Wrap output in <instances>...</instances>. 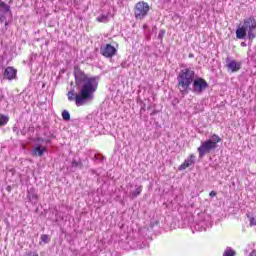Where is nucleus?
Returning a JSON list of instances; mask_svg holds the SVG:
<instances>
[{"label": "nucleus", "mask_w": 256, "mask_h": 256, "mask_svg": "<svg viewBox=\"0 0 256 256\" xmlns=\"http://www.w3.org/2000/svg\"><path fill=\"white\" fill-rule=\"evenodd\" d=\"M217 143H221V137L217 134H213L211 139L201 142L200 147H198L199 157H205L207 153H211V151L217 149Z\"/></svg>", "instance_id": "4"}, {"label": "nucleus", "mask_w": 256, "mask_h": 256, "mask_svg": "<svg viewBox=\"0 0 256 256\" xmlns=\"http://www.w3.org/2000/svg\"><path fill=\"white\" fill-rule=\"evenodd\" d=\"M25 256H39V254H38L37 252H32V251H30V252H27V253L25 254Z\"/></svg>", "instance_id": "27"}, {"label": "nucleus", "mask_w": 256, "mask_h": 256, "mask_svg": "<svg viewBox=\"0 0 256 256\" xmlns=\"http://www.w3.org/2000/svg\"><path fill=\"white\" fill-rule=\"evenodd\" d=\"M47 151V148H43L40 144H37L35 148L31 151L32 157H43V154Z\"/></svg>", "instance_id": "12"}, {"label": "nucleus", "mask_w": 256, "mask_h": 256, "mask_svg": "<svg viewBox=\"0 0 256 256\" xmlns=\"http://www.w3.org/2000/svg\"><path fill=\"white\" fill-rule=\"evenodd\" d=\"M41 241H43V243H49V235L42 234L41 235Z\"/></svg>", "instance_id": "24"}, {"label": "nucleus", "mask_w": 256, "mask_h": 256, "mask_svg": "<svg viewBox=\"0 0 256 256\" xmlns=\"http://www.w3.org/2000/svg\"><path fill=\"white\" fill-rule=\"evenodd\" d=\"M189 57H190V58H193V54H189Z\"/></svg>", "instance_id": "35"}, {"label": "nucleus", "mask_w": 256, "mask_h": 256, "mask_svg": "<svg viewBox=\"0 0 256 256\" xmlns=\"http://www.w3.org/2000/svg\"><path fill=\"white\" fill-rule=\"evenodd\" d=\"M249 256H256V251L253 250V251L249 254Z\"/></svg>", "instance_id": "31"}, {"label": "nucleus", "mask_w": 256, "mask_h": 256, "mask_svg": "<svg viewBox=\"0 0 256 256\" xmlns=\"http://www.w3.org/2000/svg\"><path fill=\"white\" fill-rule=\"evenodd\" d=\"M194 228L196 229V231H207V222L200 221L195 224Z\"/></svg>", "instance_id": "16"}, {"label": "nucleus", "mask_w": 256, "mask_h": 256, "mask_svg": "<svg viewBox=\"0 0 256 256\" xmlns=\"http://www.w3.org/2000/svg\"><path fill=\"white\" fill-rule=\"evenodd\" d=\"M13 131H17V127H13Z\"/></svg>", "instance_id": "34"}, {"label": "nucleus", "mask_w": 256, "mask_h": 256, "mask_svg": "<svg viewBox=\"0 0 256 256\" xmlns=\"http://www.w3.org/2000/svg\"><path fill=\"white\" fill-rule=\"evenodd\" d=\"M126 187L127 189H133V183H128Z\"/></svg>", "instance_id": "30"}, {"label": "nucleus", "mask_w": 256, "mask_h": 256, "mask_svg": "<svg viewBox=\"0 0 256 256\" xmlns=\"http://www.w3.org/2000/svg\"><path fill=\"white\" fill-rule=\"evenodd\" d=\"M76 169H83V161L79 160H73L71 162V168L70 171H72V173H75Z\"/></svg>", "instance_id": "14"}, {"label": "nucleus", "mask_w": 256, "mask_h": 256, "mask_svg": "<svg viewBox=\"0 0 256 256\" xmlns=\"http://www.w3.org/2000/svg\"><path fill=\"white\" fill-rule=\"evenodd\" d=\"M192 165H195V156L194 154H191L183 164L179 166V171H184V169H187V167H191Z\"/></svg>", "instance_id": "11"}, {"label": "nucleus", "mask_w": 256, "mask_h": 256, "mask_svg": "<svg viewBox=\"0 0 256 256\" xmlns=\"http://www.w3.org/2000/svg\"><path fill=\"white\" fill-rule=\"evenodd\" d=\"M94 159H96V161H103V156L100 154H95Z\"/></svg>", "instance_id": "26"}, {"label": "nucleus", "mask_w": 256, "mask_h": 256, "mask_svg": "<svg viewBox=\"0 0 256 256\" xmlns=\"http://www.w3.org/2000/svg\"><path fill=\"white\" fill-rule=\"evenodd\" d=\"M209 195H210V197H216L217 196V192H215V191H211L210 193H209Z\"/></svg>", "instance_id": "29"}, {"label": "nucleus", "mask_w": 256, "mask_h": 256, "mask_svg": "<svg viewBox=\"0 0 256 256\" xmlns=\"http://www.w3.org/2000/svg\"><path fill=\"white\" fill-rule=\"evenodd\" d=\"M62 119L63 121H71V114L67 110L62 111Z\"/></svg>", "instance_id": "20"}, {"label": "nucleus", "mask_w": 256, "mask_h": 256, "mask_svg": "<svg viewBox=\"0 0 256 256\" xmlns=\"http://www.w3.org/2000/svg\"><path fill=\"white\" fill-rule=\"evenodd\" d=\"M9 123V116H5L3 114H0V127H5Z\"/></svg>", "instance_id": "19"}, {"label": "nucleus", "mask_w": 256, "mask_h": 256, "mask_svg": "<svg viewBox=\"0 0 256 256\" xmlns=\"http://www.w3.org/2000/svg\"><path fill=\"white\" fill-rule=\"evenodd\" d=\"M227 69L232 73H237L241 69V63L227 58Z\"/></svg>", "instance_id": "10"}, {"label": "nucleus", "mask_w": 256, "mask_h": 256, "mask_svg": "<svg viewBox=\"0 0 256 256\" xmlns=\"http://www.w3.org/2000/svg\"><path fill=\"white\" fill-rule=\"evenodd\" d=\"M163 37H165V30H160L158 34V39L163 41Z\"/></svg>", "instance_id": "25"}, {"label": "nucleus", "mask_w": 256, "mask_h": 256, "mask_svg": "<svg viewBox=\"0 0 256 256\" xmlns=\"http://www.w3.org/2000/svg\"><path fill=\"white\" fill-rule=\"evenodd\" d=\"M44 140L45 139H43V138L38 139V141H41V142H43ZM45 143L49 144V143H51V140L47 139V140H45Z\"/></svg>", "instance_id": "28"}, {"label": "nucleus", "mask_w": 256, "mask_h": 256, "mask_svg": "<svg viewBox=\"0 0 256 256\" xmlns=\"http://www.w3.org/2000/svg\"><path fill=\"white\" fill-rule=\"evenodd\" d=\"M4 79H8V81H13L17 77V69L8 66L5 68L3 73Z\"/></svg>", "instance_id": "8"}, {"label": "nucleus", "mask_w": 256, "mask_h": 256, "mask_svg": "<svg viewBox=\"0 0 256 256\" xmlns=\"http://www.w3.org/2000/svg\"><path fill=\"white\" fill-rule=\"evenodd\" d=\"M74 79L78 93L72 88L67 93L68 101H75L76 107L93 103L95 93L99 89V76H89L79 66L74 67Z\"/></svg>", "instance_id": "1"}, {"label": "nucleus", "mask_w": 256, "mask_h": 256, "mask_svg": "<svg viewBox=\"0 0 256 256\" xmlns=\"http://www.w3.org/2000/svg\"><path fill=\"white\" fill-rule=\"evenodd\" d=\"M256 38V19L253 16L245 18L236 29V39H249L253 41Z\"/></svg>", "instance_id": "2"}, {"label": "nucleus", "mask_w": 256, "mask_h": 256, "mask_svg": "<svg viewBox=\"0 0 256 256\" xmlns=\"http://www.w3.org/2000/svg\"><path fill=\"white\" fill-rule=\"evenodd\" d=\"M6 189L7 191H11V186H8Z\"/></svg>", "instance_id": "33"}, {"label": "nucleus", "mask_w": 256, "mask_h": 256, "mask_svg": "<svg viewBox=\"0 0 256 256\" xmlns=\"http://www.w3.org/2000/svg\"><path fill=\"white\" fill-rule=\"evenodd\" d=\"M0 13H11V6L0 0Z\"/></svg>", "instance_id": "15"}, {"label": "nucleus", "mask_w": 256, "mask_h": 256, "mask_svg": "<svg viewBox=\"0 0 256 256\" xmlns=\"http://www.w3.org/2000/svg\"><path fill=\"white\" fill-rule=\"evenodd\" d=\"M11 14V12H0V23H4L5 27L9 25L7 22V15Z\"/></svg>", "instance_id": "17"}, {"label": "nucleus", "mask_w": 256, "mask_h": 256, "mask_svg": "<svg viewBox=\"0 0 256 256\" xmlns=\"http://www.w3.org/2000/svg\"><path fill=\"white\" fill-rule=\"evenodd\" d=\"M241 47H247V44L245 42H242Z\"/></svg>", "instance_id": "32"}, {"label": "nucleus", "mask_w": 256, "mask_h": 256, "mask_svg": "<svg viewBox=\"0 0 256 256\" xmlns=\"http://www.w3.org/2000/svg\"><path fill=\"white\" fill-rule=\"evenodd\" d=\"M207 87H209V84L207 83V81L203 78H194V81L192 82V91L193 93H195L196 95H201V93H203V91H205V89H207Z\"/></svg>", "instance_id": "6"}, {"label": "nucleus", "mask_w": 256, "mask_h": 256, "mask_svg": "<svg viewBox=\"0 0 256 256\" xmlns=\"http://www.w3.org/2000/svg\"><path fill=\"white\" fill-rule=\"evenodd\" d=\"M248 219L250 220V227H255L256 226V217L250 216L247 214Z\"/></svg>", "instance_id": "22"}, {"label": "nucleus", "mask_w": 256, "mask_h": 256, "mask_svg": "<svg viewBox=\"0 0 256 256\" xmlns=\"http://www.w3.org/2000/svg\"><path fill=\"white\" fill-rule=\"evenodd\" d=\"M195 81V71L191 68H184L180 70L177 76L178 89L182 95H187L191 91V85Z\"/></svg>", "instance_id": "3"}, {"label": "nucleus", "mask_w": 256, "mask_h": 256, "mask_svg": "<svg viewBox=\"0 0 256 256\" xmlns=\"http://www.w3.org/2000/svg\"><path fill=\"white\" fill-rule=\"evenodd\" d=\"M149 11H150L149 3L143 2V1L138 2L135 4V7H134V17L138 21H143V19H145V17L149 15Z\"/></svg>", "instance_id": "5"}, {"label": "nucleus", "mask_w": 256, "mask_h": 256, "mask_svg": "<svg viewBox=\"0 0 256 256\" xmlns=\"http://www.w3.org/2000/svg\"><path fill=\"white\" fill-rule=\"evenodd\" d=\"M99 23H107L109 21V14H102L96 18Z\"/></svg>", "instance_id": "18"}, {"label": "nucleus", "mask_w": 256, "mask_h": 256, "mask_svg": "<svg viewBox=\"0 0 256 256\" xmlns=\"http://www.w3.org/2000/svg\"><path fill=\"white\" fill-rule=\"evenodd\" d=\"M27 199L30 201V203H32V205H37L39 195L37 194V191H35V188H30L27 190Z\"/></svg>", "instance_id": "9"}, {"label": "nucleus", "mask_w": 256, "mask_h": 256, "mask_svg": "<svg viewBox=\"0 0 256 256\" xmlns=\"http://www.w3.org/2000/svg\"><path fill=\"white\" fill-rule=\"evenodd\" d=\"M100 53L103 57L111 59V57H115V55H117V48L111 44H104L100 47Z\"/></svg>", "instance_id": "7"}, {"label": "nucleus", "mask_w": 256, "mask_h": 256, "mask_svg": "<svg viewBox=\"0 0 256 256\" xmlns=\"http://www.w3.org/2000/svg\"><path fill=\"white\" fill-rule=\"evenodd\" d=\"M120 65L122 69H129V67H131V64L127 60L122 61Z\"/></svg>", "instance_id": "23"}, {"label": "nucleus", "mask_w": 256, "mask_h": 256, "mask_svg": "<svg viewBox=\"0 0 256 256\" xmlns=\"http://www.w3.org/2000/svg\"><path fill=\"white\" fill-rule=\"evenodd\" d=\"M134 187H135V189L130 190V192H129L128 197H130V199H137L139 197V195H141V193L143 192V186L135 185Z\"/></svg>", "instance_id": "13"}, {"label": "nucleus", "mask_w": 256, "mask_h": 256, "mask_svg": "<svg viewBox=\"0 0 256 256\" xmlns=\"http://www.w3.org/2000/svg\"><path fill=\"white\" fill-rule=\"evenodd\" d=\"M223 256H235V251L231 247H227L223 253Z\"/></svg>", "instance_id": "21"}]
</instances>
